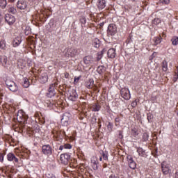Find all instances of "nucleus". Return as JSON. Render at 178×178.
I'll return each mask as SVG.
<instances>
[{
  "mask_svg": "<svg viewBox=\"0 0 178 178\" xmlns=\"http://www.w3.org/2000/svg\"><path fill=\"white\" fill-rule=\"evenodd\" d=\"M0 162H3V154L0 155Z\"/></svg>",
  "mask_w": 178,
  "mask_h": 178,
  "instance_id": "obj_48",
  "label": "nucleus"
},
{
  "mask_svg": "<svg viewBox=\"0 0 178 178\" xmlns=\"http://www.w3.org/2000/svg\"><path fill=\"white\" fill-rule=\"evenodd\" d=\"M105 51V49H103L102 51H100L99 53H97V61H99L100 60L102 59V55H104V52Z\"/></svg>",
  "mask_w": 178,
  "mask_h": 178,
  "instance_id": "obj_33",
  "label": "nucleus"
},
{
  "mask_svg": "<svg viewBox=\"0 0 178 178\" xmlns=\"http://www.w3.org/2000/svg\"><path fill=\"white\" fill-rule=\"evenodd\" d=\"M154 45H158V44H161L162 42V38L156 37L154 38Z\"/></svg>",
  "mask_w": 178,
  "mask_h": 178,
  "instance_id": "obj_28",
  "label": "nucleus"
},
{
  "mask_svg": "<svg viewBox=\"0 0 178 178\" xmlns=\"http://www.w3.org/2000/svg\"><path fill=\"white\" fill-rule=\"evenodd\" d=\"M9 2L13 3L15 0H8Z\"/></svg>",
  "mask_w": 178,
  "mask_h": 178,
  "instance_id": "obj_52",
  "label": "nucleus"
},
{
  "mask_svg": "<svg viewBox=\"0 0 178 178\" xmlns=\"http://www.w3.org/2000/svg\"><path fill=\"white\" fill-rule=\"evenodd\" d=\"M29 1H31L32 2H34V1H35V0H29Z\"/></svg>",
  "mask_w": 178,
  "mask_h": 178,
  "instance_id": "obj_53",
  "label": "nucleus"
},
{
  "mask_svg": "<svg viewBox=\"0 0 178 178\" xmlns=\"http://www.w3.org/2000/svg\"><path fill=\"white\" fill-rule=\"evenodd\" d=\"M14 83L15 82L12 80H10V79L6 80V85L7 86L8 88H9V87L12 86Z\"/></svg>",
  "mask_w": 178,
  "mask_h": 178,
  "instance_id": "obj_35",
  "label": "nucleus"
},
{
  "mask_svg": "<svg viewBox=\"0 0 178 178\" xmlns=\"http://www.w3.org/2000/svg\"><path fill=\"white\" fill-rule=\"evenodd\" d=\"M47 96L48 98H52V97H55V84L52 83L49 86L48 92L47 93Z\"/></svg>",
  "mask_w": 178,
  "mask_h": 178,
  "instance_id": "obj_9",
  "label": "nucleus"
},
{
  "mask_svg": "<svg viewBox=\"0 0 178 178\" xmlns=\"http://www.w3.org/2000/svg\"><path fill=\"white\" fill-rule=\"evenodd\" d=\"M77 54H79V50H77V49L71 48L67 50L65 56H70L71 58H73L74 56H76Z\"/></svg>",
  "mask_w": 178,
  "mask_h": 178,
  "instance_id": "obj_12",
  "label": "nucleus"
},
{
  "mask_svg": "<svg viewBox=\"0 0 178 178\" xmlns=\"http://www.w3.org/2000/svg\"><path fill=\"white\" fill-rule=\"evenodd\" d=\"M27 116L24 115V113L22 111H19L17 115V120L19 123H26L27 122Z\"/></svg>",
  "mask_w": 178,
  "mask_h": 178,
  "instance_id": "obj_5",
  "label": "nucleus"
},
{
  "mask_svg": "<svg viewBox=\"0 0 178 178\" xmlns=\"http://www.w3.org/2000/svg\"><path fill=\"white\" fill-rule=\"evenodd\" d=\"M7 160L8 161V162L15 161V163H17L19 162V159H17V157H16V156L13 153H8L7 154Z\"/></svg>",
  "mask_w": 178,
  "mask_h": 178,
  "instance_id": "obj_13",
  "label": "nucleus"
},
{
  "mask_svg": "<svg viewBox=\"0 0 178 178\" xmlns=\"http://www.w3.org/2000/svg\"><path fill=\"white\" fill-rule=\"evenodd\" d=\"M121 97L124 98V99H126L127 101H129L131 98V95L130 94V90L127 88H123L121 89Z\"/></svg>",
  "mask_w": 178,
  "mask_h": 178,
  "instance_id": "obj_3",
  "label": "nucleus"
},
{
  "mask_svg": "<svg viewBox=\"0 0 178 178\" xmlns=\"http://www.w3.org/2000/svg\"><path fill=\"white\" fill-rule=\"evenodd\" d=\"M80 22L82 24H86V23L87 22L86 18L84 17H82L81 19H80Z\"/></svg>",
  "mask_w": 178,
  "mask_h": 178,
  "instance_id": "obj_44",
  "label": "nucleus"
},
{
  "mask_svg": "<svg viewBox=\"0 0 178 178\" xmlns=\"http://www.w3.org/2000/svg\"><path fill=\"white\" fill-rule=\"evenodd\" d=\"M2 22V15H0V24Z\"/></svg>",
  "mask_w": 178,
  "mask_h": 178,
  "instance_id": "obj_50",
  "label": "nucleus"
},
{
  "mask_svg": "<svg viewBox=\"0 0 178 178\" xmlns=\"http://www.w3.org/2000/svg\"><path fill=\"white\" fill-rule=\"evenodd\" d=\"M42 152L44 155L49 156L50 155H52V152H54V149H52V147H51V145H44L42 147Z\"/></svg>",
  "mask_w": 178,
  "mask_h": 178,
  "instance_id": "obj_1",
  "label": "nucleus"
},
{
  "mask_svg": "<svg viewBox=\"0 0 178 178\" xmlns=\"http://www.w3.org/2000/svg\"><path fill=\"white\" fill-rule=\"evenodd\" d=\"M7 5L8 2L6 0H0V7L2 8V9H5Z\"/></svg>",
  "mask_w": 178,
  "mask_h": 178,
  "instance_id": "obj_29",
  "label": "nucleus"
},
{
  "mask_svg": "<svg viewBox=\"0 0 178 178\" xmlns=\"http://www.w3.org/2000/svg\"><path fill=\"white\" fill-rule=\"evenodd\" d=\"M131 1H137V0H131Z\"/></svg>",
  "mask_w": 178,
  "mask_h": 178,
  "instance_id": "obj_55",
  "label": "nucleus"
},
{
  "mask_svg": "<svg viewBox=\"0 0 178 178\" xmlns=\"http://www.w3.org/2000/svg\"><path fill=\"white\" fill-rule=\"evenodd\" d=\"M67 76H69V74H65V77H66Z\"/></svg>",
  "mask_w": 178,
  "mask_h": 178,
  "instance_id": "obj_54",
  "label": "nucleus"
},
{
  "mask_svg": "<svg viewBox=\"0 0 178 178\" xmlns=\"http://www.w3.org/2000/svg\"><path fill=\"white\" fill-rule=\"evenodd\" d=\"M62 1H67V0H62Z\"/></svg>",
  "mask_w": 178,
  "mask_h": 178,
  "instance_id": "obj_56",
  "label": "nucleus"
},
{
  "mask_svg": "<svg viewBox=\"0 0 178 178\" xmlns=\"http://www.w3.org/2000/svg\"><path fill=\"white\" fill-rule=\"evenodd\" d=\"M63 149H72V145L70 144H65L64 145H60L59 147L60 151H63Z\"/></svg>",
  "mask_w": 178,
  "mask_h": 178,
  "instance_id": "obj_26",
  "label": "nucleus"
},
{
  "mask_svg": "<svg viewBox=\"0 0 178 178\" xmlns=\"http://www.w3.org/2000/svg\"><path fill=\"white\" fill-rule=\"evenodd\" d=\"M118 33V27L115 24H110L108 26L107 34L108 35H115Z\"/></svg>",
  "mask_w": 178,
  "mask_h": 178,
  "instance_id": "obj_2",
  "label": "nucleus"
},
{
  "mask_svg": "<svg viewBox=\"0 0 178 178\" xmlns=\"http://www.w3.org/2000/svg\"><path fill=\"white\" fill-rule=\"evenodd\" d=\"M17 7L21 10H24L27 8V3L24 1H19L17 3Z\"/></svg>",
  "mask_w": 178,
  "mask_h": 178,
  "instance_id": "obj_16",
  "label": "nucleus"
},
{
  "mask_svg": "<svg viewBox=\"0 0 178 178\" xmlns=\"http://www.w3.org/2000/svg\"><path fill=\"white\" fill-rule=\"evenodd\" d=\"M177 115H178V111H177Z\"/></svg>",
  "mask_w": 178,
  "mask_h": 178,
  "instance_id": "obj_57",
  "label": "nucleus"
},
{
  "mask_svg": "<svg viewBox=\"0 0 178 178\" xmlns=\"http://www.w3.org/2000/svg\"><path fill=\"white\" fill-rule=\"evenodd\" d=\"M149 138V136L148 135V134L144 133L142 136V140H143V141L146 142V141H148Z\"/></svg>",
  "mask_w": 178,
  "mask_h": 178,
  "instance_id": "obj_36",
  "label": "nucleus"
},
{
  "mask_svg": "<svg viewBox=\"0 0 178 178\" xmlns=\"http://www.w3.org/2000/svg\"><path fill=\"white\" fill-rule=\"evenodd\" d=\"M0 48L1 49H5L6 48V42L2 40L0 41Z\"/></svg>",
  "mask_w": 178,
  "mask_h": 178,
  "instance_id": "obj_34",
  "label": "nucleus"
},
{
  "mask_svg": "<svg viewBox=\"0 0 178 178\" xmlns=\"http://www.w3.org/2000/svg\"><path fill=\"white\" fill-rule=\"evenodd\" d=\"M177 79H178V74H175L174 79H173V81L175 83H176V81H177Z\"/></svg>",
  "mask_w": 178,
  "mask_h": 178,
  "instance_id": "obj_47",
  "label": "nucleus"
},
{
  "mask_svg": "<svg viewBox=\"0 0 178 178\" xmlns=\"http://www.w3.org/2000/svg\"><path fill=\"white\" fill-rule=\"evenodd\" d=\"M115 126H118L120 123V118L117 117L115 118Z\"/></svg>",
  "mask_w": 178,
  "mask_h": 178,
  "instance_id": "obj_43",
  "label": "nucleus"
},
{
  "mask_svg": "<svg viewBox=\"0 0 178 178\" xmlns=\"http://www.w3.org/2000/svg\"><path fill=\"white\" fill-rule=\"evenodd\" d=\"M131 105L132 108H136V106H137V100L134 101Z\"/></svg>",
  "mask_w": 178,
  "mask_h": 178,
  "instance_id": "obj_45",
  "label": "nucleus"
},
{
  "mask_svg": "<svg viewBox=\"0 0 178 178\" xmlns=\"http://www.w3.org/2000/svg\"><path fill=\"white\" fill-rule=\"evenodd\" d=\"M60 161L61 163H63V165H67L69 161H70V154L67 153L62 154L60 155Z\"/></svg>",
  "mask_w": 178,
  "mask_h": 178,
  "instance_id": "obj_7",
  "label": "nucleus"
},
{
  "mask_svg": "<svg viewBox=\"0 0 178 178\" xmlns=\"http://www.w3.org/2000/svg\"><path fill=\"white\" fill-rule=\"evenodd\" d=\"M8 12L10 13H12L13 15H15L17 10L16 8H15V7H10L8 9Z\"/></svg>",
  "mask_w": 178,
  "mask_h": 178,
  "instance_id": "obj_38",
  "label": "nucleus"
},
{
  "mask_svg": "<svg viewBox=\"0 0 178 178\" xmlns=\"http://www.w3.org/2000/svg\"><path fill=\"white\" fill-rule=\"evenodd\" d=\"M85 86L89 90H91L94 87V79H89L88 81L86 82Z\"/></svg>",
  "mask_w": 178,
  "mask_h": 178,
  "instance_id": "obj_22",
  "label": "nucleus"
},
{
  "mask_svg": "<svg viewBox=\"0 0 178 178\" xmlns=\"http://www.w3.org/2000/svg\"><path fill=\"white\" fill-rule=\"evenodd\" d=\"M81 79V76H75L74 79V84L76 86V84H77V83H79V81H80Z\"/></svg>",
  "mask_w": 178,
  "mask_h": 178,
  "instance_id": "obj_39",
  "label": "nucleus"
},
{
  "mask_svg": "<svg viewBox=\"0 0 178 178\" xmlns=\"http://www.w3.org/2000/svg\"><path fill=\"white\" fill-rule=\"evenodd\" d=\"M0 63L2 66H6V63H8V57L6 56H0Z\"/></svg>",
  "mask_w": 178,
  "mask_h": 178,
  "instance_id": "obj_23",
  "label": "nucleus"
},
{
  "mask_svg": "<svg viewBox=\"0 0 178 178\" xmlns=\"http://www.w3.org/2000/svg\"><path fill=\"white\" fill-rule=\"evenodd\" d=\"M92 167L94 170H98V159L97 156H92L91 158Z\"/></svg>",
  "mask_w": 178,
  "mask_h": 178,
  "instance_id": "obj_15",
  "label": "nucleus"
},
{
  "mask_svg": "<svg viewBox=\"0 0 178 178\" xmlns=\"http://www.w3.org/2000/svg\"><path fill=\"white\" fill-rule=\"evenodd\" d=\"M85 65H92L95 62V59L92 56H86L83 58Z\"/></svg>",
  "mask_w": 178,
  "mask_h": 178,
  "instance_id": "obj_11",
  "label": "nucleus"
},
{
  "mask_svg": "<svg viewBox=\"0 0 178 178\" xmlns=\"http://www.w3.org/2000/svg\"><path fill=\"white\" fill-rule=\"evenodd\" d=\"M5 20L9 24V26H12L16 22V18L12 15L7 14L5 17Z\"/></svg>",
  "mask_w": 178,
  "mask_h": 178,
  "instance_id": "obj_8",
  "label": "nucleus"
},
{
  "mask_svg": "<svg viewBox=\"0 0 178 178\" xmlns=\"http://www.w3.org/2000/svg\"><path fill=\"white\" fill-rule=\"evenodd\" d=\"M10 91H13V92H16V91H17L19 90V86H17V85L14 83L12 86L8 88Z\"/></svg>",
  "mask_w": 178,
  "mask_h": 178,
  "instance_id": "obj_27",
  "label": "nucleus"
},
{
  "mask_svg": "<svg viewBox=\"0 0 178 178\" xmlns=\"http://www.w3.org/2000/svg\"><path fill=\"white\" fill-rule=\"evenodd\" d=\"M106 6V1L105 0H99L97 2V7L99 9H104Z\"/></svg>",
  "mask_w": 178,
  "mask_h": 178,
  "instance_id": "obj_20",
  "label": "nucleus"
},
{
  "mask_svg": "<svg viewBox=\"0 0 178 178\" xmlns=\"http://www.w3.org/2000/svg\"><path fill=\"white\" fill-rule=\"evenodd\" d=\"M127 161L129 168L131 169H136L137 165L136 164V161L133 160V157L131 155L127 156Z\"/></svg>",
  "mask_w": 178,
  "mask_h": 178,
  "instance_id": "obj_14",
  "label": "nucleus"
},
{
  "mask_svg": "<svg viewBox=\"0 0 178 178\" xmlns=\"http://www.w3.org/2000/svg\"><path fill=\"white\" fill-rule=\"evenodd\" d=\"M171 42L172 44V45H177L178 44V36H174L172 37V38L171 39Z\"/></svg>",
  "mask_w": 178,
  "mask_h": 178,
  "instance_id": "obj_32",
  "label": "nucleus"
},
{
  "mask_svg": "<svg viewBox=\"0 0 178 178\" xmlns=\"http://www.w3.org/2000/svg\"><path fill=\"white\" fill-rule=\"evenodd\" d=\"M104 159V158L103 157H99V161H101V162H102V160Z\"/></svg>",
  "mask_w": 178,
  "mask_h": 178,
  "instance_id": "obj_51",
  "label": "nucleus"
},
{
  "mask_svg": "<svg viewBox=\"0 0 178 178\" xmlns=\"http://www.w3.org/2000/svg\"><path fill=\"white\" fill-rule=\"evenodd\" d=\"M101 109V106L98 104H96L93 108L92 111L93 112H99V110Z\"/></svg>",
  "mask_w": 178,
  "mask_h": 178,
  "instance_id": "obj_37",
  "label": "nucleus"
},
{
  "mask_svg": "<svg viewBox=\"0 0 178 178\" xmlns=\"http://www.w3.org/2000/svg\"><path fill=\"white\" fill-rule=\"evenodd\" d=\"M147 120L149 122H151V116L148 115L147 116Z\"/></svg>",
  "mask_w": 178,
  "mask_h": 178,
  "instance_id": "obj_49",
  "label": "nucleus"
},
{
  "mask_svg": "<svg viewBox=\"0 0 178 178\" xmlns=\"http://www.w3.org/2000/svg\"><path fill=\"white\" fill-rule=\"evenodd\" d=\"M162 70L163 72H168V62L166 60H163L162 63Z\"/></svg>",
  "mask_w": 178,
  "mask_h": 178,
  "instance_id": "obj_30",
  "label": "nucleus"
},
{
  "mask_svg": "<svg viewBox=\"0 0 178 178\" xmlns=\"http://www.w3.org/2000/svg\"><path fill=\"white\" fill-rule=\"evenodd\" d=\"M107 129H108V131H112V130L113 129V124L108 122V124L107 125Z\"/></svg>",
  "mask_w": 178,
  "mask_h": 178,
  "instance_id": "obj_41",
  "label": "nucleus"
},
{
  "mask_svg": "<svg viewBox=\"0 0 178 178\" xmlns=\"http://www.w3.org/2000/svg\"><path fill=\"white\" fill-rule=\"evenodd\" d=\"M67 98L70 101H76L77 98H79V95H77V92L76 91V90H70L67 93Z\"/></svg>",
  "mask_w": 178,
  "mask_h": 178,
  "instance_id": "obj_4",
  "label": "nucleus"
},
{
  "mask_svg": "<svg viewBox=\"0 0 178 178\" xmlns=\"http://www.w3.org/2000/svg\"><path fill=\"white\" fill-rule=\"evenodd\" d=\"M40 81L42 84H45L48 81V74L44 72L40 75Z\"/></svg>",
  "mask_w": 178,
  "mask_h": 178,
  "instance_id": "obj_18",
  "label": "nucleus"
},
{
  "mask_svg": "<svg viewBox=\"0 0 178 178\" xmlns=\"http://www.w3.org/2000/svg\"><path fill=\"white\" fill-rule=\"evenodd\" d=\"M20 44H22V38L17 36L14 39L13 46L16 48V47H19Z\"/></svg>",
  "mask_w": 178,
  "mask_h": 178,
  "instance_id": "obj_19",
  "label": "nucleus"
},
{
  "mask_svg": "<svg viewBox=\"0 0 178 178\" xmlns=\"http://www.w3.org/2000/svg\"><path fill=\"white\" fill-rule=\"evenodd\" d=\"M136 152H138L139 156H142L143 158L147 155L145 150H144V149L142 147H137Z\"/></svg>",
  "mask_w": 178,
  "mask_h": 178,
  "instance_id": "obj_21",
  "label": "nucleus"
},
{
  "mask_svg": "<svg viewBox=\"0 0 178 178\" xmlns=\"http://www.w3.org/2000/svg\"><path fill=\"white\" fill-rule=\"evenodd\" d=\"M22 86L24 88H29L30 87V81L28 78L24 77L22 79Z\"/></svg>",
  "mask_w": 178,
  "mask_h": 178,
  "instance_id": "obj_24",
  "label": "nucleus"
},
{
  "mask_svg": "<svg viewBox=\"0 0 178 178\" xmlns=\"http://www.w3.org/2000/svg\"><path fill=\"white\" fill-rule=\"evenodd\" d=\"M132 134L134 136V137L138 136V131H137V129L136 128H134L132 129Z\"/></svg>",
  "mask_w": 178,
  "mask_h": 178,
  "instance_id": "obj_42",
  "label": "nucleus"
},
{
  "mask_svg": "<svg viewBox=\"0 0 178 178\" xmlns=\"http://www.w3.org/2000/svg\"><path fill=\"white\" fill-rule=\"evenodd\" d=\"M97 73H99V74H102V73H104V72H105V67L101 65L99 66L97 69Z\"/></svg>",
  "mask_w": 178,
  "mask_h": 178,
  "instance_id": "obj_31",
  "label": "nucleus"
},
{
  "mask_svg": "<svg viewBox=\"0 0 178 178\" xmlns=\"http://www.w3.org/2000/svg\"><path fill=\"white\" fill-rule=\"evenodd\" d=\"M161 168H162V172L163 175H169L170 167L169 166V164L166 163V161H163L161 163Z\"/></svg>",
  "mask_w": 178,
  "mask_h": 178,
  "instance_id": "obj_10",
  "label": "nucleus"
},
{
  "mask_svg": "<svg viewBox=\"0 0 178 178\" xmlns=\"http://www.w3.org/2000/svg\"><path fill=\"white\" fill-rule=\"evenodd\" d=\"M107 55H108V58H111V59H113V58H116V49H115L113 48L108 49V51L107 52Z\"/></svg>",
  "mask_w": 178,
  "mask_h": 178,
  "instance_id": "obj_17",
  "label": "nucleus"
},
{
  "mask_svg": "<svg viewBox=\"0 0 178 178\" xmlns=\"http://www.w3.org/2000/svg\"><path fill=\"white\" fill-rule=\"evenodd\" d=\"M170 3V0H163V3H164L165 5H169Z\"/></svg>",
  "mask_w": 178,
  "mask_h": 178,
  "instance_id": "obj_46",
  "label": "nucleus"
},
{
  "mask_svg": "<svg viewBox=\"0 0 178 178\" xmlns=\"http://www.w3.org/2000/svg\"><path fill=\"white\" fill-rule=\"evenodd\" d=\"M92 45L95 48H99V40H95Z\"/></svg>",
  "mask_w": 178,
  "mask_h": 178,
  "instance_id": "obj_40",
  "label": "nucleus"
},
{
  "mask_svg": "<svg viewBox=\"0 0 178 178\" xmlns=\"http://www.w3.org/2000/svg\"><path fill=\"white\" fill-rule=\"evenodd\" d=\"M99 154H102V156L104 161H108V156H109V154L107 151L100 150Z\"/></svg>",
  "mask_w": 178,
  "mask_h": 178,
  "instance_id": "obj_25",
  "label": "nucleus"
},
{
  "mask_svg": "<svg viewBox=\"0 0 178 178\" xmlns=\"http://www.w3.org/2000/svg\"><path fill=\"white\" fill-rule=\"evenodd\" d=\"M70 118H72V114H70V113H65L61 118V123H64L65 126H67Z\"/></svg>",
  "mask_w": 178,
  "mask_h": 178,
  "instance_id": "obj_6",
  "label": "nucleus"
}]
</instances>
